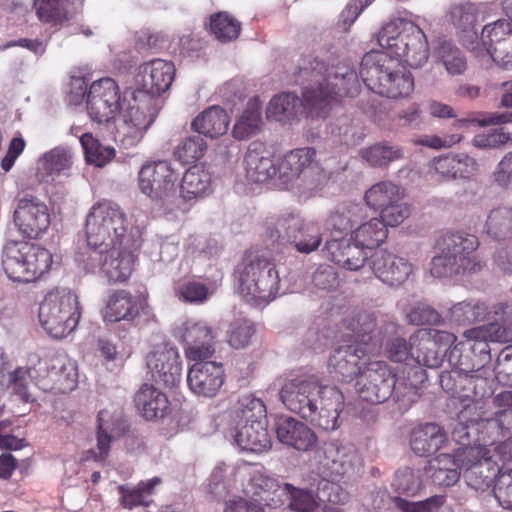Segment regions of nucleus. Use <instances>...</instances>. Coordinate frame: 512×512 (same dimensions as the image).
I'll list each match as a JSON object with an SVG mask.
<instances>
[{
	"instance_id": "c85d7f7f",
	"label": "nucleus",
	"mask_w": 512,
	"mask_h": 512,
	"mask_svg": "<svg viewBox=\"0 0 512 512\" xmlns=\"http://www.w3.org/2000/svg\"><path fill=\"white\" fill-rule=\"evenodd\" d=\"M365 247L346 238L330 237L323 248L324 255L330 261L348 270L362 268L368 258Z\"/></svg>"
},
{
	"instance_id": "13d9d810",
	"label": "nucleus",
	"mask_w": 512,
	"mask_h": 512,
	"mask_svg": "<svg viewBox=\"0 0 512 512\" xmlns=\"http://www.w3.org/2000/svg\"><path fill=\"white\" fill-rule=\"evenodd\" d=\"M125 425L119 414L108 409H102L97 415L96 438H101L111 444L124 431Z\"/></svg>"
},
{
	"instance_id": "f257e3e1",
	"label": "nucleus",
	"mask_w": 512,
	"mask_h": 512,
	"mask_svg": "<svg viewBox=\"0 0 512 512\" xmlns=\"http://www.w3.org/2000/svg\"><path fill=\"white\" fill-rule=\"evenodd\" d=\"M295 83L303 86L302 106L311 118H325L332 105L359 92L355 70L339 64L328 67L312 55L299 60Z\"/></svg>"
},
{
	"instance_id": "7ed1b4c3",
	"label": "nucleus",
	"mask_w": 512,
	"mask_h": 512,
	"mask_svg": "<svg viewBox=\"0 0 512 512\" xmlns=\"http://www.w3.org/2000/svg\"><path fill=\"white\" fill-rule=\"evenodd\" d=\"M359 75L372 92L391 99L407 98L414 91V77L393 57L370 51L361 60Z\"/></svg>"
},
{
	"instance_id": "a211bd4d",
	"label": "nucleus",
	"mask_w": 512,
	"mask_h": 512,
	"mask_svg": "<svg viewBox=\"0 0 512 512\" xmlns=\"http://www.w3.org/2000/svg\"><path fill=\"white\" fill-rule=\"evenodd\" d=\"M149 312L147 300L126 289L109 291L101 310L103 321L106 323L121 321L133 323L142 315H148Z\"/></svg>"
},
{
	"instance_id": "f8f14e48",
	"label": "nucleus",
	"mask_w": 512,
	"mask_h": 512,
	"mask_svg": "<svg viewBox=\"0 0 512 512\" xmlns=\"http://www.w3.org/2000/svg\"><path fill=\"white\" fill-rule=\"evenodd\" d=\"M271 239H286L301 254H310L323 241L322 226L319 222L305 220L299 214L285 213L269 222Z\"/></svg>"
},
{
	"instance_id": "79ce46f5",
	"label": "nucleus",
	"mask_w": 512,
	"mask_h": 512,
	"mask_svg": "<svg viewBox=\"0 0 512 512\" xmlns=\"http://www.w3.org/2000/svg\"><path fill=\"white\" fill-rule=\"evenodd\" d=\"M507 303H497L489 311L488 307L482 302L463 301L455 304L451 308L452 318L458 323H472L484 320L488 314L506 315L509 310Z\"/></svg>"
},
{
	"instance_id": "774afa93",
	"label": "nucleus",
	"mask_w": 512,
	"mask_h": 512,
	"mask_svg": "<svg viewBox=\"0 0 512 512\" xmlns=\"http://www.w3.org/2000/svg\"><path fill=\"white\" fill-rule=\"evenodd\" d=\"M392 486L400 494L414 496L421 489L422 482L413 469L404 468L395 473Z\"/></svg>"
},
{
	"instance_id": "c9c22d12",
	"label": "nucleus",
	"mask_w": 512,
	"mask_h": 512,
	"mask_svg": "<svg viewBox=\"0 0 512 512\" xmlns=\"http://www.w3.org/2000/svg\"><path fill=\"white\" fill-rule=\"evenodd\" d=\"M411 346L413 352V363H407L405 367L419 366L427 368H437L442 363V353L435 349L427 329H419L411 335Z\"/></svg>"
},
{
	"instance_id": "4be33fe9",
	"label": "nucleus",
	"mask_w": 512,
	"mask_h": 512,
	"mask_svg": "<svg viewBox=\"0 0 512 512\" xmlns=\"http://www.w3.org/2000/svg\"><path fill=\"white\" fill-rule=\"evenodd\" d=\"M178 333L188 360H207L215 353V334L207 323L188 320L179 328Z\"/></svg>"
},
{
	"instance_id": "b1692460",
	"label": "nucleus",
	"mask_w": 512,
	"mask_h": 512,
	"mask_svg": "<svg viewBox=\"0 0 512 512\" xmlns=\"http://www.w3.org/2000/svg\"><path fill=\"white\" fill-rule=\"evenodd\" d=\"M175 72V66L171 61L153 59L144 62L138 67L136 76V83L141 87L138 90L159 98L170 88Z\"/></svg>"
},
{
	"instance_id": "c756f323",
	"label": "nucleus",
	"mask_w": 512,
	"mask_h": 512,
	"mask_svg": "<svg viewBox=\"0 0 512 512\" xmlns=\"http://www.w3.org/2000/svg\"><path fill=\"white\" fill-rule=\"evenodd\" d=\"M460 447L453 453H439L424 467L425 475L440 487L454 486L463 475Z\"/></svg>"
},
{
	"instance_id": "4c0bfd02",
	"label": "nucleus",
	"mask_w": 512,
	"mask_h": 512,
	"mask_svg": "<svg viewBox=\"0 0 512 512\" xmlns=\"http://www.w3.org/2000/svg\"><path fill=\"white\" fill-rule=\"evenodd\" d=\"M410 26L414 23L402 19L383 26L377 34V42L385 50L383 52L398 59V52L403 50L406 39L410 37Z\"/></svg>"
},
{
	"instance_id": "9b49d317",
	"label": "nucleus",
	"mask_w": 512,
	"mask_h": 512,
	"mask_svg": "<svg viewBox=\"0 0 512 512\" xmlns=\"http://www.w3.org/2000/svg\"><path fill=\"white\" fill-rule=\"evenodd\" d=\"M78 296L68 289L48 292L39 305L41 326L54 338H64L74 331L81 318Z\"/></svg>"
},
{
	"instance_id": "a19ab883",
	"label": "nucleus",
	"mask_w": 512,
	"mask_h": 512,
	"mask_svg": "<svg viewBox=\"0 0 512 512\" xmlns=\"http://www.w3.org/2000/svg\"><path fill=\"white\" fill-rule=\"evenodd\" d=\"M229 418L228 427L255 424L256 421H267L265 404L259 398L244 395L238 399Z\"/></svg>"
},
{
	"instance_id": "cd10ccee",
	"label": "nucleus",
	"mask_w": 512,
	"mask_h": 512,
	"mask_svg": "<svg viewBox=\"0 0 512 512\" xmlns=\"http://www.w3.org/2000/svg\"><path fill=\"white\" fill-rule=\"evenodd\" d=\"M276 436L280 443L299 452L312 451L318 443L316 433L303 421L284 417L276 423Z\"/></svg>"
},
{
	"instance_id": "7c9ffc66",
	"label": "nucleus",
	"mask_w": 512,
	"mask_h": 512,
	"mask_svg": "<svg viewBox=\"0 0 512 512\" xmlns=\"http://www.w3.org/2000/svg\"><path fill=\"white\" fill-rule=\"evenodd\" d=\"M227 434L244 451L263 453L270 450L272 446L267 421H256L255 424L227 427Z\"/></svg>"
},
{
	"instance_id": "20e7f679",
	"label": "nucleus",
	"mask_w": 512,
	"mask_h": 512,
	"mask_svg": "<svg viewBox=\"0 0 512 512\" xmlns=\"http://www.w3.org/2000/svg\"><path fill=\"white\" fill-rule=\"evenodd\" d=\"M477 442L474 446L460 447L463 478L471 488L486 490L512 462V440L498 444Z\"/></svg>"
},
{
	"instance_id": "864d4df0",
	"label": "nucleus",
	"mask_w": 512,
	"mask_h": 512,
	"mask_svg": "<svg viewBox=\"0 0 512 512\" xmlns=\"http://www.w3.org/2000/svg\"><path fill=\"white\" fill-rule=\"evenodd\" d=\"M210 31L221 42H230L238 38L241 23L227 12H218L210 16Z\"/></svg>"
},
{
	"instance_id": "473e14b6",
	"label": "nucleus",
	"mask_w": 512,
	"mask_h": 512,
	"mask_svg": "<svg viewBox=\"0 0 512 512\" xmlns=\"http://www.w3.org/2000/svg\"><path fill=\"white\" fill-rule=\"evenodd\" d=\"M448 442L444 429L436 423L421 424L412 429L410 446L421 457L429 456L443 448Z\"/></svg>"
},
{
	"instance_id": "2eb2a0df",
	"label": "nucleus",
	"mask_w": 512,
	"mask_h": 512,
	"mask_svg": "<svg viewBox=\"0 0 512 512\" xmlns=\"http://www.w3.org/2000/svg\"><path fill=\"white\" fill-rule=\"evenodd\" d=\"M147 373L153 382L164 387H174L181 379L182 365L177 348L169 342L153 346L146 355Z\"/></svg>"
},
{
	"instance_id": "de8ad7c7",
	"label": "nucleus",
	"mask_w": 512,
	"mask_h": 512,
	"mask_svg": "<svg viewBox=\"0 0 512 512\" xmlns=\"http://www.w3.org/2000/svg\"><path fill=\"white\" fill-rule=\"evenodd\" d=\"M161 483L159 477H154L147 481L140 482L134 488H127L125 485H120L118 491L120 493V504L125 509H133L138 506L148 507L152 503L150 496L156 485Z\"/></svg>"
},
{
	"instance_id": "bb28decb",
	"label": "nucleus",
	"mask_w": 512,
	"mask_h": 512,
	"mask_svg": "<svg viewBox=\"0 0 512 512\" xmlns=\"http://www.w3.org/2000/svg\"><path fill=\"white\" fill-rule=\"evenodd\" d=\"M160 99L139 90L125 91L122 116L125 123L149 128L160 109Z\"/></svg>"
},
{
	"instance_id": "c03bdc74",
	"label": "nucleus",
	"mask_w": 512,
	"mask_h": 512,
	"mask_svg": "<svg viewBox=\"0 0 512 512\" xmlns=\"http://www.w3.org/2000/svg\"><path fill=\"white\" fill-rule=\"evenodd\" d=\"M404 197L403 190L392 181H380L372 185L364 194L366 205L380 213L395 201Z\"/></svg>"
},
{
	"instance_id": "a878e982",
	"label": "nucleus",
	"mask_w": 512,
	"mask_h": 512,
	"mask_svg": "<svg viewBox=\"0 0 512 512\" xmlns=\"http://www.w3.org/2000/svg\"><path fill=\"white\" fill-rule=\"evenodd\" d=\"M323 465L332 481H342L355 474L360 458L353 445L332 441L325 444Z\"/></svg>"
},
{
	"instance_id": "4d7b16f0",
	"label": "nucleus",
	"mask_w": 512,
	"mask_h": 512,
	"mask_svg": "<svg viewBox=\"0 0 512 512\" xmlns=\"http://www.w3.org/2000/svg\"><path fill=\"white\" fill-rule=\"evenodd\" d=\"M38 18L52 25H61L68 20V0H35Z\"/></svg>"
},
{
	"instance_id": "ea45409f",
	"label": "nucleus",
	"mask_w": 512,
	"mask_h": 512,
	"mask_svg": "<svg viewBox=\"0 0 512 512\" xmlns=\"http://www.w3.org/2000/svg\"><path fill=\"white\" fill-rule=\"evenodd\" d=\"M410 37L406 39L404 48L398 52V63L404 62L408 66L417 68L428 60L429 48L426 35L422 29L414 24L410 26Z\"/></svg>"
},
{
	"instance_id": "3c124183",
	"label": "nucleus",
	"mask_w": 512,
	"mask_h": 512,
	"mask_svg": "<svg viewBox=\"0 0 512 512\" xmlns=\"http://www.w3.org/2000/svg\"><path fill=\"white\" fill-rule=\"evenodd\" d=\"M388 236V229L380 218H372L359 225L351 239L366 249H373L383 243Z\"/></svg>"
},
{
	"instance_id": "bf43d9fd",
	"label": "nucleus",
	"mask_w": 512,
	"mask_h": 512,
	"mask_svg": "<svg viewBox=\"0 0 512 512\" xmlns=\"http://www.w3.org/2000/svg\"><path fill=\"white\" fill-rule=\"evenodd\" d=\"M87 162L102 167L115 156V149L103 146L92 134L85 133L80 137Z\"/></svg>"
},
{
	"instance_id": "5701e85b",
	"label": "nucleus",
	"mask_w": 512,
	"mask_h": 512,
	"mask_svg": "<svg viewBox=\"0 0 512 512\" xmlns=\"http://www.w3.org/2000/svg\"><path fill=\"white\" fill-rule=\"evenodd\" d=\"M225 381L222 363L198 360L189 368L187 383L190 390L207 398L215 397Z\"/></svg>"
},
{
	"instance_id": "0e129e2a",
	"label": "nucleus",
	"mask_w": 512,
	"mask_h": 512,
	"mask_svg": "<svg viewBox=\"0 0 512 512\" xmlns=\"http://www.w3.org/2000/svg\"><path fill=\"white\" fill-rule=\"evenodd\" d=\"M385 354L392 362L402 364L397 371L402 370L407 363L414 364L411 337L408 341L403 337L389 339L385 344Z\"/></svg>"
},
{
	"instance_id": "4468645a",
	"label": "nucleus",
	"mask_w": 512,
	"mask_h": 512,
	"mask_svg": "<svg viewBox=\"0 0 512 512\" xmlns=\"http://www.w3.org/2000/svg\"><path fill=\"white\" fill-rule=\"evenodd\" d=\"M123 104L124 93H121L114 79L104 77L90 85L87 94V111L94 122L109 124L121 112Z\"/></svg>"
},
{
	"instance_id": "f03ea898",
	"label": "nucleus",
	"mask_w": 512,
	"mask_h": 512,
	"mask_svg": "<svg viewBox=\"0 0 512 512\" xmlns=\"http://www.w3.org/2000/svg\"><path fill=\"white\" fill-rule=\"evenodd\" d=\"M427 378L419 366L404 367L392 372L385 361H369L356 381L359 398L370 404H380L391 396L400 408L407 409L419 397V390Z\"/></svg>"
},
{
	"instance_id": "680f3d73",
	"label": "nucleus",
	"mask_w": 512,
	"mask_h": 512,
	"mask_svg": "<svg viewBox=\"0 0 512 512\" xmlns=\"http://www.w3.org/2000/svg\"><path fill=\"white\" fill-rule=\"evenodd\" d=\"M437 55L451 75L462 74L467 68L466 58L457 47L444 41L437 48Z\"/></svg>"
},
{
	"instance_id": "aec40b11",
	"label": "nucleus",
	"mask_w": 512,
	"mask_h": 512,
	"mask_svg": "<svg viewBox=\"0 0 512 512\" xmlns=\"http://www.w3.org/2000/svg\"><path fill=\"white\" fill-rule=\"evenodd\" d=\"M14 222L22 235L36 239L50 226L48 207L36 197H23L14 211Z\"/></svg>"
},
{
	"instance_id": "69168bd1",
	"label": "nucleus",
	"mask_w": 512,
	"mask_h": 512,
	"mask_svg": "<svg viewBox=\"0 0 512 512\" xmlns=\"http://www.w3.org/2000/svg\"><path fill=\"white\" fill-rule=\"evenodd\" d=\"M255 334L254 324L246 319H238L230 324L228 331V343L230 346L240 349L246 347Z\"/></svg>"
},
{
	"instance_id": "a18cd8bd",
	"label": "nucleus",
	"mask_w": 512,
	"mask_h": 512,
	"mask_svg": "<svg viewBox=\"0 0 512 512\" xmlns=\"http://www.w3.org/2000/svg\"><path fill=\"white\" fill-rule=\"evenodd\" d=\"M261 123V103L258 97H254L247 102L245 109L237 118L232 136L237 140H246L260 131Z\"/></svg>"
},
{
	"instance_id": "37998d69",
	"label": "nucleus",
	"mask_w": 512,
	"mask_h": 512,
	"mask_svg": "<svg viewBox=\"0 0 512 512\" xmlns=\"http://www.w3.org/2000/svg\"><path fill=\"white\" fill-rule=\"evenodd\" d=\"M464 336L467 341L474 342L471 348L479 353L489 352L488 342H510L506 325L498 323L474 327L465 331Z\"/></svg>"
},
{
	"instance_id": "9d476101",
	"label": "nucleus",
	"mask_w": 512,
	"mask_h": 512,
	"mask_svg": "<svg viewBox=\"0 0 512 512\" xmlns=\"http://www.w3.org/2000/svg\"><path fill=\"white\" fill-rule=\"evenodd\" d=\"M141 246V238L128 239L113 248L90 251L87 256L81 254L77 261L87 272L99 268L110 284L126 283L134 271Z\"/></svg>"
},
{
	"instance_id": "f3484780",
	"label": "nucleus",
	"mask_w": 512,
	"mask_h": 512,
	"mask_svg": "<svg viewBox=\"0 0 512 512\" xmlns=\"http://www.w3.org/2000/svg\"><path fill=\"white\" fill-rule=\"evenodd\" d=\"M178 176L167 161L146 162L138 173V187L149 198L164 200L175 194Z\"/></svg>"
},
{
	"instance_id": "72a5a7b5",
	"label": "nucleus",
	"mask_w": 512,
	"mask_h": 512,
	"mask_svg": "<svg viewBox=\"0 0 512 512\" xmlns=\"http://www.w3.org/2000/svg\"><path fill=\"white\" fill-rule=\"evenodd\" d=\"M134 402L137 410L146 420L165 417L170 409L167 395L151 384H143L136 392Z\"/></svg>"
},
{
	"instance_id": "0eeeda50",
	"label": "nucleus",
	"mask_w": 512,
	"mask_h": 512,
	"mask_svg": "<svg viewBox=\"0 0 512 512\" xmlns=\"http://www.w3.org/2000/svg\"><path fill=\"white\" fill-rule=\"evenodd\" d=\"M440 385L447 394L460 401L462 409L457 419L474 426L475 433L482 437L483 429L480 422L486 421L487 418L482 416L479 399L486 393V378L467 371H444L440 374Z\"/></svg>"
},
{
	"instance_id": "e2e57ef3",
	"label": "nucleus",
	"mask_w": 512,
	"mask_h": 512,
	"mask_svg": "<svg viewBox=\"0 0 512 512\" xmlns=\"http://www.w3.org/2000/svg\"><path fill=\"white\" fill-rule=\"evenodd\" d=\"M207 150L206 141L200 136L183 139L175 148L174 156L182 163H192L202 158Z\"/></svg>"
},
{
	"instance_id": "1a4fd4ad",
	"label": "nucleus",
	"mask_w": 512,
	"mask_h": 512,
	"mask_svg": "<svg viewBox=\"0 0 512 512\" xmlns=\"http://www.w3.org/2000/svg\"><path fill=\"white\" fill-rule=\"evenodd\" d=\"M52 264V253L35 243L10 241L2 250L3 269L13 281H36L50 271Z\"/></svg>"
},
{
	"instance_id": "ddd939ff",
	"label": "nucleus",
	"mask_w": 512,
	"mask_h": 512,
	"mask_svg": "<svg viewBox=\"0 0 512 512\" xmlns=\"http://www.w3.org/2000/svg\"><path fill=\"white\" fill-rule=\"evenodd\" d=\"M314 147H300L288 151L278 164L279 179L288 184L301 180L302 184L315 189L329 179V173L319 166Z\"/></svg>"
},
{
	"instance_id": "5fc2aeb1",
	"label": "nucleus",
	"mask_w": 512,
	"mask_h": 512,
	"mask_svg": "<svg viewBox=\"0 0 512 512\" xmlns=\"http://www.w3.org/2000/svg\"><path fill=\"white\" fill-rule=\"evenodd\" d=\"M300 99L292 93H282L274 96L267 108V117L276 121L286 122L292 119L297 112Z\"/></svg>"
},
{
	"instance_id": "6e6d98bb",
	"label": "nucleus",
	"mask_w": 512,
	"mask_h": 512,
	"mask_svg": "<svg viewBox=\"0 0 512 512\" xmlns=\"http://www.w3.org/2000/svg\"><path fill=\"white\" fill-rule=\"evenodd\" d=\"M360 156L369 165L382 167L403 157V150L387 143H377L360 151Z\"/></svg>"
},
{
	"instance_id": "e433bc0d",
	"label": "nucleus",
	"mask_w": 512,
	"mask_h": 512,
	"mask_svg": "<svg viewBox=\"0 0 512 512\" xmlns=\"http://www.w3.org/2000/svg\"><path fill=\"white\" fill-rule=\"evenodd\" d=\"M211 175L204 166L196 164L189 167L180 182V196L185 201L197 200L211 193Z\"/></svg>"
},
{
	"instance_id": "dca6fc26",
	"label": "nucleus",
	"mask_w": 512,
	"mask_h": 512,
	"mask_svg": "<svg viewBox=\"0 0 512 512\" xmlns=\"http://www.w3.org/2000/svg\"><path fill=\"white\" fill-rule=\"evenodd\" d=\"M319 386L316 376H299L283 385L280 399L291 412L299 414L302 418H311L318 409L316 393Z\"/></svg>"
},
{
	"instance_id": "6e6552de",
	"label": "nucleus",
	"mask_w": 512,
	"mask_h": 512,
	"mask_svg": "<svg viewBox=\"0 0 512 512\" xmlns=\"http://www.w3.org/2000/svg\"><path fill=\"white\" fill-rule=\"evenodd\" d=\"M239 293L253 307H265L279 294L280 277L273 262L247 256L238 271Z\"/></svg>"
},
{
	"instance_id": "6ab92c4d",
	"label": "nucleus",
	"mask_w": 512,
	"mask_h": 512,
	"mask_svg": "<svg viewBox=\"0 0 512 512\" xmlns=\"http://www.w3.org/2000/svg\"><path fill=\"white\" fill-rule=\"evenodd\" d=\"M343 342L359 345L369 352L383 344L382 331L377 327L376 316L369 311L353 312L343 322L341 331Z\"/></svg>"
},
{
	"instance_id": "338daca9",
	"label": "nucleus",
	"mask_w": 512,
	"mask_h": 512,
	"mask_svg": "<svg viewBox=\"0 0 512 512\" xmlns=\"http://www.w3.org/2000/svg\"><path fill=\"white\" fill-rule=\"evenodd\" d=\"M290 491V504L292 510L296 512H315L319 508L318 497L310 490L294 488L286 485Z\"/></svg>"
},
{
	"instance_id": "393cba45",
	"label": "nucleus",
	"mask_w": 512,
	"mask_h": 512,
	"mask_svg": "<svg viewBox=\"0 0 512 512\" xmlns=\"http://www.w3.org/2000/svg\"><path fill=\"white\" fill-rule=\"evenodd\" d=\"M370 267L374 275L389 286H400L413 271L408 259L387 249L376 250L371 255Z\"/></svg>"
},
{
	"instance_id": "58836bf2",
	"label": "nucleus",
	"mask_w": 512,
	"mask_h": 512,
	"mask_svg": "<svg viewBox=\"0 0 512 512\" xmlns=\"http://www.w3.org/2000/svg\"><path fill=\"white\" fill-rule=\"evenodd\" d=\"M363 217V209L356 203H342L330 213L326 220L327 229L331 237L345 238L344 236Z\"/></svg>"
},
{
	"instance_id": "603ef678",
	"label": "nucleus",
	"mask_w": 512,
	"mask_h": 512,
	"mask_svg": "<svg viewBox=\"0 0 512 512\" xmlns=\"http://www.w3.org/2000/svg\"><path fill=\"white\" fill-rule=\"evenodd\" d=\"M47 368V376L59 386L65 389H73L76 385V373L71 364L67 366L66 359L61 356H51L39 361Z\"/></svg>"
},
{
	"instance_id": "2f4dec72",
	"label": "nucleus",
	"mask_w": 512,
	"mask_h": 512,
	"mask_svg": "<svg viewBox=\"0 0 512 512\" xmlns=\"http://www.w3.org/2000/svg\"><path fill=\"white\" fill-rule=\"evenodd\" d=\"M431 168L439 180L469 179L477 173L478 164L471 156L458 153L435 158Z\"/></svg>"
},
{
	"instance_id": "f704fd0d",
	"label": "nucleus",
	"mask_w": 512,
	"mask_h": 512,
	"mask_svg": "<svg viewBox=\"0 0 512 512\" xmlns=\"http://www.w3.org/2000/svg\"><path fill=\"white\" fill-rule=\"evenodd\" d=\"M230 116L220 106H210L198 114L191 122V129L205 137L218 138L227 133Z\"/></svg>"
},
{
	"instance_id": "412c9836",
	"label": "nucleus",
	"mask_w": 512,
	"mask_h": 512,
	"mask_svg": "<svg viewBox=\"0 0 512 512\" xmlns=\"http://www.w3.org/2000/svg\"><path fill=\"white\" fill-rule=\"evenodd\" d=\"M367 349L351 343L336 347L329 357L328 368L331 376L338 381L351 382L360 376L368 363Z\"/></svg>"
},
{
	"instance_id": "8fccbe9b",
	"label": "nucleus",
	"mask_w": 512,
	"mask_h": 512,
	"mask_svg": "<svg viewBox=\"0 0 512 512\" xmlns=\"http://www.w3.org/2000/svg\"><path fill=\"white\" fill-rule=\"evenodd\" d=\"M485 231L497 241L511 239L512 207L501 205L493 208L487 216Z\"/></svg>"
},
{
	"instance_id": "09e8293b",
	"label": "nucleus",
	"mask_w": 512,
	"mask_h": 512,
	"mask_svg": "<svg viewBox=\"0 0 512 512\" xmlns=\"http://www.w3.org/2000/svg\"><path fill=\"white\" fill-rule=\"evenodd\" d=\"M501 410L495 412L494 417L487 418L486 421L480 422L482 425V437H478L476 441L495 443V440L500 436L505 437L507 434L510 436L508 440L512 441V409L500 408Z\"/></svg>"
},
{
	"instance_id": "423d86ee",
	"label": "nucleus",
	"mask_w": 512,
	"mask_h": 512,
	"mask_svg": "<svg viewBox=\"0 0 512 512\" xmlns=\"http://www.w3.org/2000/svg\"><path fill=\"white\" fill-rule=\"evenodd\" d=\"M440 254L432 258L431 275L437 278L448 277L482 269L477 259L478 238L462 231L447 232L437 240Z\"/></svg>"
},
{
	"instance_id": "052dcab7",
	"label": "nucleus",
	"mask_w": 512,
	"mask_h": 512,
	"mask_svg": "<svg viewBox=\"0 0 512 512\" xmlns=\"http://www.w3.org/2000/svg\"><path fill=\"white\" fill-rule=\"evenodd\" d=\"M512 34V23L506 20H497L483 27L481 40L485 46L486 53L489 55L496 46L506 42Z\"/></svg>"
},
{
	"instance_id": "39448f33",
	"label": "nucleus",
	"mask_w": 512,
	"mask_h": 512,
	"mask_svg": "<svg viewBox=\"0 0 512 512\" xmlns=\"http://www.w3.org/2000/svg\"><path fill=\"white\" fill-rule=\"evenodd\" d=\"M128 219L121 206L108 199L97 201L89 209L85 220V237L91 251L109 249L128 239L141 238L139 233H128Z\"/></svg>"
},
{
	"instance_id": "49530a36",
	"label": "nucleus",
	"mask_w": 512,
	"mask_h": 512,
	"mask_svg": "<svg viewBox=\"0 0 512 512\" xmlns=\"http://www.w3.org/2000/svg\"><path fill=\"white\" fill-rule=\"evenodd\" d=\"M247 177L255 183H264L279 176L278 166L270 155H263L256 149L249 148L244 158Z\"/></svg>"
}]
</instances>
